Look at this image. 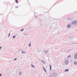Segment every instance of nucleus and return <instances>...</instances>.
Instances as JSON below:
<instances>
[{
	"mask_svg": "<svg viewBox=\"0 0 77 77\" xmlns=\"http://www.w3.org/2000/svg\"><path fill=\"white\" fill-rule=\"evenodd\" d=\"M23 30H24V29H21V31H23Z\"/></svg>",
	"mask_w": 77,
	"mask_h": 77,
	"instance_id": "18",
	"label": "nucleus"
},
{
	"mask_svg": "<svg viewBox=\"0 0 77 77\" xmlns=\"http://www.w3.org/2000/svg\"><path fill=\"white\" fill-rule=\"evenodd\" d=\"M38 18V17L37 16H36V17H35V18Z\"/></svg>",
	"mask_w": 77,
	"mask_h": 77,
	"instance_id": "24",
	"label": "nucleus"
},
{
	"mask_svg": "<svg viewBox=\"0 0 77 77\" xmlns=\"http://www.w3.org/2000/svg\"><path fill=\"white\" fill-rule=\"evenodd\" d=\"M15 38V35H14L13 37V39H14V38Z\"/></svg>",
	"mask_w": 77,
	"mask_h": 77,
	"instance_id": "14",
	"label": "nucleus"
},
{
	"mask_svg": "<svg viewBox=\"0 0 77 77\" xmlns=\"http://www.w3.org/2000/svg\"><path fill=\"white\" fill-rule=\"evenodd\" d=\"M15 2H16L17 3H18V1H17V0H15Z\"/></svg>",
	"mask_w": 77,
	"mask_h": 77,
	"instance_id": "15",
	"label": "nucleus"
},
{
	"mask_svg": "<svg viewBox=\"0 0 77 77\" xmlns=\"http://www.w3.org/2000/svg\"><path fill=\"white\" fill-rule=\"evenodd\" d=\"M2 46H1L0 47V50H1L2 49Z\"/></svg>",
	"mask_w": 77,
	"mask_h": 77,
	"instance_id": "20",
	"label": "nucleus"
},
{
	"mask_svg": "<svg viewBox=\"0 0 77 77\" xmlns=\"http://www.w3.org/2000/svg\"><path fill=\"white\" fill-rule=\"evenodd\" d=\"M22 53H23V54H25V53H26V52L24 51H22Z\"/></svg>",
	"mask_w": 77,
	"mask_h": 77,
	"instance_id": "9",
	"label": "nucleus"
},
{
	"mask_svg": "<svg viewBox=\"0 0 77 77\" xmlns=\"http://www.w3.org/2000/svg\"><path fill=\"white\" fill-rule=\"evenodd\" d=\"M74 65H77V62H74Z\"/></svg>",
	"mask_w": 77,
	"mask_h": 77,
	"instance_id": "13",
	"label": "nucleus"
},
{
	"mask_svg": "<svg viewBox=\"0 0 77 77\" xmlns=\"http://www.w3.org/2000/svg\"><path fill=\"white\" fill-rule=\"evenodd\" d=\"M77 20H74L72 21V23L73 24H77Z\"/></svg>",
	"mask_w": 77,
	"mask_h": 77,
	"instance_id": "3",
	"label": "nucleus"
},
{
	"mask_svg": "<svg viewBox=\"0 0 77 77\" xmlns=\"http://www.w3.org/2000/svg\"><path fill=\"white\" fill-rule=\"evenodd\" d=\"M74 57L75 59H77V54L75 55Z\"/></svg>",
	"mask_w": 77,
	"mask_h": 77,
	"instance_id": "4",
	"label": "nucleus"
},
{
	"mask_svg": "<svg viewBox=\"0 0 77 77\" xmlns=\"http://www.w3.org/2000/svg\"><path fill=\"white\" fill-rule=\"evenodd\" d=\"M50 66V70L51 71V65H49Z\"/></svg>",
	"mask_w": 77,
	"mask_h": 77,
	"instance_id": "11",
	"label": "nucleus"
},
{
	"mask_svg": "<svg viewBox=\"0 0 77 77\" xmlns=\"http://www.w3.org/2000/svg\"><path fill=\"white\" fill-rule=\"evenodd\" d=\"M68 27H69V28H70L71 27V25H68L67 26Z\"/></svg>",
	"mask_w": 77,
	"mask_h": 77,
	"instance_id": "12",
	"label": "nucleus"
},
{
	"mask_svg": "<svg viewBox=\"0 0 77 77\" xmlns=\"http://www.w3.org/2000/svg\"><path fill=\"white\" fill-rule=\"evenodd\" d=\"M76 44H77V43H76Z\"/></svg>",
	"mask_w": 77,
	"mask_h": 77,
	"instance_id": "30",
	"label": "nucleus"
},
{
	"mask_svg": "<svg viewBox=\"0 0 77 77\" xmlns=\"http://www.w3.org/2000/svg\"><path fill=\"white\" fill-rule=\"evenodd\" d=\"M17 60V58H15L14 59V60Z\"/></svg>",
	"mask_w": 77,
	"mask_h": 77,
	"instance_id": "25",
	"label": "nucleus"
},
{
	"mask_svg": "<svg viewBox=\"0 0 77 77\" xmlns=\"http://www.w3.org/2000/svg\"><path fill=\"white\" fill-rule=\"evenodd\" d=\"M43 69L44 71H45V72H46V70L45 69V67H43Z\"/></svg>",
	"mask_w": 77,
	"mask_h": 77,
	"instance_id": "6",
	"label": "nucleus"
},
{
	"mask_svg": "<svg viewBox=\"0 0 77 77\" xmlns=\"http://www.w3.org/2000/svg\"><path fill=\"white\" fill-rule=\"evenodd\" d=\"M28 35V34H26L25 35L27 36V35Z\"/></svg>",
	"mask_w": 77,
	"mask_h": 77,
	"instance_id": "28",
	"label": "nucleus"
},
{
	"mask_svg": "<svg viewBox=\"0 0 77 77\" xmlns=\"http://www.w3.org/2000/svg\"><path fill=\"white\" fill-rule=\"evenodd\" d=\"M2 74H0V77H1L2 76Z\"/></svg>",
	"mask_w": 77,
	"mask_h": 77,
	"instance_id": "22",
	"label": "nucleus"
},
{
	"mask_svg": "<svg viewBox=\"0 0 77 77\" xmlns=\"http://www.w3.org/2000/svg\"><path fill=\"white\" fill-rule=\"evenodd\" d=\"M54 74L50 73L48 77H55Z\"/></svg>",
	"mask_w": 77,
	"mask_h": 77,
	"instance_id": "1",
	"label": "nucleus"
},
{
	"mask_svg": "<svg viewBox=\"0 0 77 77\" xmlns=\"http://www.w3.org/2000/svg\"><path fill=\"white\" fill-rule=\"evenodd\" d=\"M70 51V49H69L68 51Z\"/></svg>",
	"mask_w": 77,
	"mask_h": 77,
	"instance_id": "23",
	"label": "nucleus"
},
{
	"mask_svg": "<svg viewBox=\"0 0 77 77\" xmlns=\"http://www.w3.org/2000/svg\"><path fill=\"white\" fill-rule=\"evenodd\" d=\"M69 71V69H65L64 71L65 72H66L67 71Z\"/></svg>",
	"mask_w": 77,
	"mask_h": 77,
	"instance_id": "7",
	"label": "nucleus"
},
{
	"mask_svg": "<svg viewBox=\"0 0 77 77\" xmlns=\"http://www.w3.org/2000/svg\"><path fill=\"white\" fill-rule=\"evenodd\" d=\"M31 44H32V43L31 42H30L29 44V47H30V46H31Z\"/></svg>",
	"mask_w": 77,
	"mask_h": 77,
	"instance_id": "10",
	"label": "nucleus"
},
{
	"mask_svg": "<svg viewBox=\"0 0 77 77\" xmlns=\"http://www.w3.org/2000/svg\"><path fill=\"white\" fill-rule=\"evenodd\" d=\"M69 61V60H65V61H64V63H65L66 65H68V64Z\"/></svg>",
	"mask_w": 77,
	"mask_h": 77,
	"instance_id": "2",
	"label": "nucleus"
},
{
	"mask_svg": "<svg viewBox=\"0 0 77 77\" xmlns=\"http://www.w3.org/2000/svg\"><path fill=\"white\" fill-rule=\"evenodd\" d=\"M21 74H22V72H19V75H20H20H21Z\"/></svg>",
	"mask_w": 77,
	"mask_h": 77,
	"instance_id": "8",
	"label": "nucleus"
},
{
	"mask_svg": "<svg viewBox=\"0 0 77 77\" xmlns=\"http://www.w3.org/2000/svg\"><path fill=\"white\" fill-rule=\"evenodd\" d=\"M41 62H42V63H43L44 64H45V62H44V61L43 60H41Z\"/></svg>",
	"mask_w": 77,
	"mask_h": 77,
	"instance_id": "5",
	"label": "nucleus"
},
{
	"mask_svg": "<svg viewBox=\"0 0 77 77\" xmlns=\"http://www.w3.org/2000/svg\"><path fill=\"white\" fill-rule=\"evenodd\" d=\"M32 67H33V68H34V67H35V66L33 65H32Z\"/></svg>",
	"mask_w": 77,
	"mask_h": 77,
	"instance_id": "19",
	"label": "nucleus"
},
{
	"mask_svg": "<svg viewBox=\"0 0 77 77\" xmlns=\"http://www.w3.org/2000/svg\"><path fill=\"white\" fill-rule=\"evenodd\" d=\"M16 8H18V7L17 6L16 7Z\"/></svg>",
	"mask_w": 77,
	"mask_h": 77,
	"instance_id": "26",
	"label": "nucleus"
},
{
	"mask_svg": "<svg viewBox=\"0 0 77 77\" xmlns=\"http://www.w3.org/2000/svg\"><path fill=\"white\" fill-rule=\"evenodd\" d=\"M24 35H26V34H25V33H24Z\"/></svg>",
	"mask_w": 77,
	"mask_h": 77,
	"instance_id": "27",
	"label": "nucleus"
},
{
	"mask_svg": "<svg viewBox=\"0 0 77 77\" xmlns=\"http://www.w3.org/2000/svg\"><path fill=\"white\" fill-rule=\"evenodd\" d=\"M71 55H69L68 56V58H69V57H71Z\"/></svg>",
	"mask_w": 77,
	"mask_h": 77,
	"instance_id": "17",
	"label": "nucleus"
},
{
	"mask_svg": "<svg viewBox=\"0 0 77 77\" xmlns=\"http://www.w3.org/2000/svg\"><path fill=\"white\" fill-rule=\"evenodd\" d=\"M47 52H48V51Z\"/></svg>",
	"mask_w": 77,
	"mask_h": 77,
	"instance_id": "29",
	"label": "nucleus"
},
{
	"mask_svg": "<svg viewBox=\"0 0 77 77\" xmlns=\"http://www.w3.org/2000/svg\"><path fill=\"white\" fill-rule=\"evenodd\" d=\"M44 52L45 53H46L45 54H47V52H46V51H44Z\"/></svg>",
	"mask_w": 77,
	"mask_h": 77,
	"instance_id": "21",
	"label": "nucleus"
},
{
	"mask_svg": "<svg viewBox=\"0 0 77 77\" xmlns=\"http://www.w3.org/2000/svg\"><path fill=\"white\" fill-rule=\"evenodd\" d=\"M10 35H11V34H10V33L8 34V37H10Z\"/></svg>",
	"mask_w": 77,
	"mask_h": 77,
	"instance_id": "16",
	"label": "nucleus"
}]
</instances>
